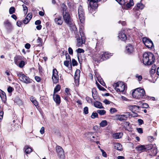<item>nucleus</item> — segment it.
<instances>
[{
	"instance_id": "obj_31",
	"label": "nucleus",
	"mask_w": 159,
	"mask_h": 159,
	"mask_svg": "<svg viewBox=\"0 0 159 159\" xmlns=\"http://www.w3.org/2000/svg\"><path fill=\"white\" fill-rule=\"evenodd\" d=\"M37 43L38 45L39 46H42L43 44L42 39L39 37L37 40Z\"/></svg>"
},
{
	"instance_id": "obj_56",
	"label": "nucleus",
	"mask_w": 159,
	"mask_h": 159,
	"mask_svg": "<svg viewBox=\"0 0 159 159\" xmlns=\"http://www.w3.org/2000/svg\"><path fill=\"white\" fill-rule=\"evenodd\" d=\"M22 24H23V23L21 21L17 20V21L16 22L17 25L19 27H21L22 25Z\"/></svg>"
},
{
	"instance_id": "obj_23",
	"label": "nucleus",
	"mask_w": 159,
	"mask_h": 159,
	"mask_svg": "<svg viewBox=\"0 0 159 159\" xmlns=\"http://www.w3.org/2000/svg\"><path fill=\"white\" fill-rule=\"evenodd\" d=\"M102 55L103 60L109 58L112 55L111 53L109 54L108 52H106L104 53Z\"/></svg>"
},
{
	"instance_id": "obj_39",
	"label": "nucleus",
	"mask_w": 159,
	"mask_h": 159,
	"mask_svg": "<svg viewBox=\"0 0 159 159\" xmlns=\"http://www.w3.org/2000/svg\"><path fill=\"white\" fill-rule=\"evenodd\" d=\"M61 7L63 11V13L66 12V10L67 9L66 6L64 3H63L61 5Z\"/></svg>"
},
{
	"instance_id": "obj_20",
	"label": "nucleus",
	"mask_w": 159,
	"mask_h": 159,
	"mask_svg": "<svg viewBox=\"0 0 159 159\" xmlns=\"http://www.w3.org/2000/svg\"><path fill=\"white\" fill-rule=\"evenodd\" d=\"M114 148L118 150L121 151L122 150L123 148L121 144L119 143H114Z\"/></svg>"
},
{
	"instance_id": "obj_60",
	"label": "nucleus",
	"mask_w": 159,
	"mask_h": 159,
	"mask_svg": "<svg viewBox=\"0 0 159 159\" xmlns=\"http://www.w3.org/2000/svg\"><path fill=\"white\" fill-rule=\"evenodd\" d=\"M95 73L96 77L97 78L98 80H101V78L99 74L97 72H95Z\"/></svg>"
},
{
	"instance_id": "obj_2",
	"label": "nucleus",
	"mask_w": 159,
	"mask_h": 159,
	"mask_svg": "<svg viewBox=\"0 0 159 159\" xmlns=\"http://www.w3.org/2000/svg\"><path fill=\"white\" fill-rule=\"evenodd\" d=\"M63 16L64 20L67 25L72 29L76 28L73 20L71 17L70 15L67 12L63 13Z\"/></svg>"
},
{
	"instance_id": "obj_37",
	"label": "nucleus",
	"mask_w": 159,
	"mask_h": 159,
	"mask_svg": "<svg viewBox=\"0 0 159 159\" xmlns=\"http://www.w3.org/2000/svg\"><path fill=\"white\" fill-rule=\"evenodd\" d=\"M157 153V148H154L152 151V154H150L149 155L151 156H154Z\"/></svg>"
},
{
	"instance_id": "obj_63",
	"label": "nucleus",
	"mask_w": 159,
	"mask_h": 159,
	"mask_svg": "<svg viewBox=\"0 0 159 159\" xmlns=\"http://www.w3.org/2000/svg\"><path fill=\"white\" fill-rule=\"evenodd\" d=\"M69 62L68 61H64V65L66 67L68 66L69 64Z\"/></svg>"
},
{
	"instance_id": "obj_11",
	"label": "nucleus",
	"mask_w": 159,
	"mask_h": 159,
	"mask_svg": "<svg viewBox=\"0 0 159 159\" xmlns=\"http://www.w3.org/2000/svg\"><path fill=\"white\" fill-rule=\"evenodd\" d=\"M4 24L8 31L10 32L13 29L11 23L8 20H7L4 22Z\"/></svg>"
},
{
	"instance_id": "obj_42",
	"label": "nucleus",
	"mask_w": 159,
	"mask_h": 159,
	"mask_svg": "<svg viewBox=\"0 0 159 159\" xmlns=\"http://www.w3.org/2000/svg\"><path fill=\"white\" fill-rule=\"evenodd\" d=\"M18 66L21 68H22L25 65V62L24 61H21L18 65Z\"/></svg>"
},
{
	"instance_id": "obj_61",
	"label": "nucleus",
	"mask_w": 159,
	"mask_h": 159,
	"mask_svg": "<svg viewBox=\"0 0 159 159\" xmlns=\"http://www.w3.org/2000/svg\"><path fill=\"white\" fill-rule=\"evenodd\" d=\"M35 80L37 82H40L41 81V79L40 77L38 76H35Z\"/></svg>"
},
{
	"instance_id": "obj_33",
	"label": "nucleus",
	"mask_w": 159,
	"mask_h": 159,
	"mask_svg": "<svg viewBox=\"0 0 159 159\" xmlns=\"http://www.w3.org/2000/svg\"><path fill=\"white\" fill-rule=\"evenodd\" d=\"M97 112L101 116L104 115L106 113V111L104 110H98Z\"/></svg>"
},
{
	"instance_id": "obj_29",
	"label": "nucleus",
	"mask_w": 159,
	"mask_h": 159,
	"mask_svg": "<svg viewBox=\"0 0 159 159\" xmlns=\"http://www.w3.org/2000/svg\"><path fill=\"white\" fill-rule=\"evenodd\" d=\"M107 124V122L106 120H103L100 123V125L101 127H103L106 126Z\"/></svg>"
},
{
	"instance_id": "obj_6",
	"label": "nucleus",
	"mask_w": 159,
	"mask_h": 159,
	"mask_svg": "<svg viewBox=\"0 0 159 159\" xmlns=\"http://www.w3.org/2000/svg\"><path fill=\"white\" fill-rule=\"evenodd\" d=\"M78 15L80 22L81 23H83L84 22L85 20L84 12L83 11L82 7L81 6L79 7Z\"/></svg>"
},
{
	"instance_id": "obj_26",
	"label": "nucleus",
	"mask_w": 159,
	"mask_h": 159,
	"mask_svg": "<svg viewBox=\"0 0 159 159\" xmlns=\"http://www.w3.org/2000/svg\"><path fill=\"white\" fill-rule=\"evenodd\" d=\"M21 80L26 83H28L30 82V79L25 75H24Z\"/></svg>"
},
{
	"instance_id": "obj_40",
	"label": "nucleus",
	"mask_w": 159,
	"mask_h": 159,
	"mask_svg": "<svg viewBox=\"0 0 159 159\" xmlns=\"http://www.w3.org/2000/svg\"><path fill=\"white\" fill-rule=\"evenodd\" d=\"M23 8V11L25 14H26L28 12V8L27 6L24 4L22 5Z\"/></svg>"
},
{
	"instance_id": "obj_14",
	"label": "nucleus",
	"mask_w": 159,
	"mask_h": 159,
	"mask_svg": "<svg viewBox=\"0 0 159 159\" xmlns=\"http://www.w3.org/2000/svg\"><path fill=\"white\" fill-rule=\"evenodd\" d=\"M77 45L78 47H80L81 45L85 43V38L83 37V39L80 38V37L77 39Z\"/></svg>"
},
{
	"instance_id": "obj_10",
	"label": "nucleus",
	"mask_w": 159,
	"mask_h": 159,
	"mask_svg": "<svg viewBox=\"0 0 159 159\" xmlns=\"http://www.w3.org/2000/svg\"><path fill=\"white\" fill-rule=\"evenodd\" d=\"M88 1L89 2V5L91 7L95 8L98 7V0H88Z\"/></svg>"
},
{
	"instance_id": "obj_1",
	"label": "nucleus",
	"mask_w": 159,
	"mask_h": 159,
	"mask_svg": "<svg viewBox=\"0 0 159 159\" xmlns=\"http://www.w3.org/2000/svg\"><path fill=\"white\" fill-rule=\"evenodd\" d=\"M154 57L151 53H144L143 55V62L144 64L147 65L152 64L154 60Z\"/></svg>"
},
{
	"instance_id": "obj_18",
	"label": "nucleus",
	"mask_w": 159,
	"mask_h": 159,
	"mask_svg": "<svg viewBox=\"0 0 159 159\" xmlns=\"http://www.w3.org/2000/svg\"><path fill=\"white\" fill-rule=\"evenodd\" d=\"M55 23L58 25H61L62 24L63 22L61 20V16H58L54 19Z\"/></svg>"
},
{
	"instance_id": "obj_58",
	"label": "nucleus",
	"mask_w": 159,
	"mask_h": 159,
	"mask_svg": "<svg viewBox=\"0 0 159 159\" xmlns=\"http://www.w3.org/2000/svg\"><path fill=\"white\" fill-rule=\"evenodd\" d=\"M80 35L81 36V39H83V37L85 38L84 36V34L82 32V29L80 30Z\"/></svg>"
},
{
	"instance_id": "obj_34",
	"label": "nucleus",
	"mask_w": 159,
	"mask_h": 159,
	"mask_svg": "<svg viewBox=\"0 0 159 159\" xmlns=\"http://www.w3.org/2000/svg\"><path fill=\"white\" fill-rule=\"evenodd\" d=\"M52 79L54 83H57L58 81V76H52Z\"/></svg>"
},
{
	"instance_id": "obj_41",
	"label": "nucleus",
	"mask_w": 159,
	"mask_h": 159,
	"mask_svg": "<svg viewBox=\"0 0 159 159\" xmlns=\"http://www.w3.org/2000/svg\"><path fill=\"white\" fill-rule=\"evenodd\" d=\"M98 113L93 112L91 115V117L92 119H94L96 117H98Z\"/></svg>"
},
{
	"instance_id": "obj_5",
	"label": "nucleus",
	"mask_w": 159,
	"mask_h": 159,
	"mask_svg": "<svg viewBox=\"0 0 159 159\" xmlns=\"http://www.w3.org/2000/svg\"><path fill=\"white\" fill-rule=\"evenodd\" d=\"M56 152L59 159H64V152L60 146L57 145L56 147Z\"/></svg>"
},
{
	"instance_id": "obj_12",
	"label": "nucleus",
	"mask_w": 159,
	"mask_h": 159,
	"mask_svg": "<svg viewBox=\"0 0 159 159\" xmlns=\"http://www.w3.org/2000/svg\"><path fill=\"white\" fill-rule=\"evenodd\" d=\"M139 106L136 105H129L128 106V108L133 113H134L135 111H137L139 108Z\"/></svg>"
},
{
	"instance_id": "obj_16",
	"label": "nucleus",
	"mask_w": 159,
	"mask_h": 159,
	"mask_svg": "<svg viewBox=\"0 0 159 159\" xmlns=\"http://www.w3.org/2000/svg\"><path fill=\"white\" fill-rule=\"evenodd\" d=\"M93 59L95 61H97L98 62L104 61L102 58V55H101L99 54L97 55L95 57H93Z\"/></svg>"
},
{
	"instance_id": "obj_8",
	"label": "nucleus",
	"mask_w": 159,
	"mask_h": 159,
	"mask_svg": "<svg viewBox=\"0 0 159 159\" xmlns=\"http://www.w3.org/2000/svg\"><path fill=\"white\" fill-rule=\"evenodd\" d=\"M127 115H120L116 116L118 120L122 121L123 120H127L128 116H130L129 112H126Z\"/></svg>"
},
{
	"instance_id": "obj_19",
	"label": "nucleus",
	"mask_w": 159,
	"mask_h": 159,
	"mask_svg": "<svg viewBox=\"0 0 159 159\" xmlns=\"http://www.w3.org/2000/svg\"><path fill=\"white\" fill-rule=\"evenodd\" d=\"M0 97L2 101L5 102L6 101V96L5 93L0 89Z\"/></svg>"
},
{
	"instance_id": "obj_30",
	"label": "nucleus",
	"mask_w": 159,
	"mask_h": 159,
	"mask_svg": "<svg viewBox=\"0 0 159 159\" xmlns=\"http://www.w3.org/2000/svg\"><path fill=\"white\" fill-rule=\"evenodd\" d=\"M134 5V1L133 0H130L129 2L126 4V6L127 8H130L132 6Z\"/></svg>"
},
{
	"instance_id": "obj_13",
	"label": "nucleus",
	"mask_w": 159,
	"mask_h": 159,
	"mask_svg": "<svg viewBox=\"0 0 159 159\" xmlns=\"http://www.w3.org/2000/svg\"><path fill=\"white\" fill-rule=\"evenodd\" d=\"M134 47L130 44H128L126 47V50L129 54L132 53L134 51Z\"/></svg>"
},
{
	"instance_id": "obj_36",
	"label": "nucleus",
	"mask_w": 159,
	"mask_h": 159,
	"mask_svg": "<svg viewBox=\"0 0 159 159\" xmlns=\"http://www.w3.org/2000/svg\"><path fill=\"white\" fill-rule=\"evenodd\" d=\"M137 7L141 10L144 7V5L141 3H138L137 4Z\"/></svg>"
},
{
	"instance_id": "obj_21",
	"label": "nucleus",
	"mask_w": 159,
	"mask_h": 159,
	"mask_svg": "<svg viewBox=\"0 0 159 159\" xmlns=\"http://www.w3.org/2000/svg\"><path fill=\"white\" fill-rule=\"evenodd\" d=\"M22 57L19 55L15 56L14 58V61L15 64L18 65L19 62L22 61Z\"/></svg>"
},
{
	"instance_id": "obj_51",
	"label": "nucleus",
	"mask_w": 159,
	"mask_h": 159,
	"mask_svg": "<svg viewBox=\"0 0 159 159\" xmlns=\"http://www.w3.org/2000/svg\"><path fill=\"white\" fill-rule=\"evenodd\" d=\"M135 76L136 78H138V80L139 81H141L142 79V77L141 75H139L138 74H136Z\"/></svg>"
},
{
	"instance_id": "obj_35",
	"label": "nucleus",
	"mask_w": 159,
	"mask_h": 159,
	"mask_svg": "<svg viewBox=\"0 0 159 159\" xmlns=\"http://www.w3.org/2000/svg\"><path fill=\"white\" fill-rule=\"evenodd\" d=\"M61 88L60 86L59 85H57L55 87L54 91L53 94H55V93L58 92L60 90Z\"/></svg>"
},
{
	"instance_id": "obj_7",
	"label": "nucleus",
	"mask_w": 159,
	"mask_h": 159,
	"mask_svg": "<svg viewBox=\"0 0 159 159\" xmlns=\"http://www.w3.org/2000/svg\"><path fill=\"white\" fill-rule=\"evenodd\" d=\"M143 42L145 45L148 48H152L153 46L152 42L150 39L147 38H143Z\"/></svg>"
},
{
	"instance_id": "obj_46",
	"label": "nucleus",
	"mask_w": 159,
	"mask_h": 159,
	"mask_svg": "<svg viewBox=\"0 0 159 159\" xmlns=\"http://www.w3.org/2000/svg\"><path fill=\"white\" fill-rule=\"evenodd\" d=\"M70 89L68 88H66L65 89V91L66 93V94L67 96H70L71 95V94H70Z\"/></svg>"
},
{
	"instance_id": "obj_24",
	"label": "nucleus",
	"mask_w": 159,
	"mask_h": 159,
	"mask_svg": "<svg viewBox=\"0 0 159 159\" xmlns=\"http://www.w3.org/2000/svg\"><path fill=\"white\" fill-rule=\"evenodd\" d=\"M77 71L79 72V70H76L74 80L75 82V84H78L79 83V81L80 75H79L77 74Z\"/></svg>"
},
{
	"instance_id": "obj_3",
	"label": "nucleus",
	"mask_w": 159,
	"mask_h": 159,
	"mask_svg": "<svg viewBox=\"0 0 159 159\" xmlns=\"http://www.w3.org/2000/svg\"><path fill=\"white\" fill-rule=\"evenodd\" d=\"M145 91L143 89L138 88L132 92V96L137 99L143 98L145 96Z\"/></svg>"
},
{
	"instance_id": "obj_49",
	"label": "nucleus",
	"mask_w": 159,
	"mask_h": 159,
	"mask_svg": "<svg viewBox=\"0 0 159 159\" xmlns=\"http://www.w3.org/2000/svg\"><path fill=\"white\" fill-rule=\"evenodd\" d=\"M30 100L35 106H36L38 105V103L36 100L34 99L33 98L30 99Z\"/></svg>"
},
{
	"instance_id": "obj_9",
	"label": "nucleus",
	"mask_w": 159,
	"mask_h": 159,
	"mask_svg": "<svg viewBox=\"0 0 159 159\" xmlns=\"http://www.w3.org/2000/svg\"><path fill=\"white\" fill-rule=\"evenodd\" d=\"M118 37L122 41H125L127 39V37L124 30H121L119 34Z\"/></svg>"
},
{
	"instance_id": "obj_28",
	"label": "nucleus",
	"mask_w": 159,
	"mask_h": 159,
	"mask_svg": "<svg viewBox=\"0 0 159 159\" xmlns=\"http://www.w3.org/2000/svg\"><path fill=\"white\" fill-rule=\"evenodd\" d=\"M25 153L27 154L30 153L32 151V149L28 146H26L24 148Z\"/></svg>"
},
{
	"instance_id": "obj_48",
	"label": "nucleus",
	"mask_w": 159,
	"mask_h": 159,
	"mask_svg": "<svg viewBox=\"0 0 159 159\" xmlns=\"http://www.w3.org/2000/svg\"><path fill=\"white\" fill-rule=\"evenodd\" d=\"M65 55L66 59L67 60V61H70L71 62L70 57L69 54L66 52Z\"/></svg>"
},
{
	"instance_id": "obj_25",
	"label": "nucleus",
	"mask_w": 159,
	"mask_h": 159,
	"mask_svg": "<svg viewBox=\"0 0 159 159\" xmlns=\"http://www.w3.org/2000/svg\"><path fill=\"white\" fill-rule=\"evenodd\" d=\"M136 149L139 152H141L145 151V145H141L136 148Z\"/></svg>"
},
{
	"instance_id": "obj_44",
	"label": "nucleus",
	"mask_w": 159,
	"mask_h": 159,
	"mask_svg": "<svg viewBox=\"0 0 159 159\" xmlns=\"http://www.w3.org/2000/svg\"><path fill=\"white\" fill-rule=\"evenodd\" d=\"M141 107L143 108H147L149 107L148 104L145 103H142V105L140 106Z\"/></svg>"
},
{
	"instance_id": "obj_55",
	"label": "nucleus",
	"mask_w": 159,
	"mask_h": 159,
	"mask_svg": "<svg viewBox=\"0 0 159 159\" xmlns=\"http://www.w3.org/2000/svg\"><path fill=\"white\" fill-rule=\"evenodd\" d=\"M86 100L87 102L89 103H92V99L91 98L89 97H87L86 98Z\"/></svg>"
},
{
	"instance_id": "obj_62",
	"label": "nucleus",
	"mask_w": 159,
	"mask_h": 159,
	"mask_svg": "<svg viewBox=\"0 0 159 159\" xmlns=\"http://www.w3.org/2000/svg\"><path fill=\"white\" fill-rule=\"evenodd\" d=\"M68 51L69 52V53L70 55H73V51L72 48L70 47H69L68 49Z\"/></svg>"
},
{
	"instance_id": "obj_45",
	"label": "nucleus",
	"mask_w": 159,
	"mask_h": 159,
	"mask_svg": "<svg viewBox=\"0 0 159 159\" xmlns=\"http://www.w3.org/2000/svg\"><path fill=\"white\" fill-rule=\"evenodd\" d=\"M119 4L121 5L125 4V2L124 0H116Z\"/></svg>"
},
{
	"instance_id": "obj_52",
	"label": "nucleus",
	"mask_w": 159,
	"mask_h": 159,
	"mask_svg": "<svg viewBox=\"0 0 159 159\" xmlns=\"http://www.w3.org/2000/svg\"><path fill=\"white\" fill-rule=\"evenodd\" d=\"M84 112L85 114H87L89 113V110L88 107H86L84 108Z\"/></svg>"
},
{
	"instance_id": "obj_32",
	"label": "nucleus",
	"mask_w": 159,
	"mask_h": 159,
	"mask_svg": "<svg viewBox=\"0 0 159 159\" xmlns=\"http://www.w3.org/2000/svg\"><path fill=\"white\" fill-rule=\"evenodd\" d=\"M153 148V145L152 144H150L145 146V151L150 150Z\"/></svg>"
},
{
	"instance_id": "obj_22",
	"label": "nucleus",
	"mask_w": 159,
	"mask_h": 159,
	"mask_svg": "<svg viewBox=\"0 0 159 159\" xmlns=\"http://www.w3.org/2000/svg\"><path fill=\"white\" fill-rule=\"evenodd\" d=\"M94 105L96 107L102 109L104 107L102 106V103L99 101H97L94 103Z\"/></svg>"
},
{
	"instance_id": "obj_43",
	"label": "nucleus",
	"mask_w": 159,
	"mask_h": 159,
	"mask_svg": "<svg viewBox=\"0 0 159 159\" xmlns=\"http://www.w3.org/2000/svg\"><path fill=\"white\" fill-rule=\"evenodd\" d=\"M15 8L13 7H11L9 10V13L11 14L13 13L15 11Z\"/></svg>"
},
{
	"instance_id": "obj_38",
	"label": "nucleus",
	"mask_w": 159,
	"mask_h": 159,
	"mask_svg": "<svg viewBox=\"0 0 159 159\" xmlns=\"http://www.w3.org/2000/svg\"><path fill=\"white\" fill-rule=\"evenodd\" d=\"M58 72L56 69H54L52 70V76H58Z\"/></svg>"
},
{
	"instance_id": "obj_15",
	"label": "nucleus",
	"mask_w": 159,
	"mask_h": 159,
	"mask_svg": "<svg viewBox=\"0 0 159 159\" xmlns=\"http://www.w3.org/2000/svg\"><path fill=\"white\" fill-rule=\"evenodd\" d=\"M53 96L54 101L56 102V103L57 105H59L61 102V100L60 96L58 94L55 95V94H53Z\"/></svg>"
},
{
	"instance_id": "obj_17",
	"label": "nucleus",
	"mask_w": 159,
	"mask_h": 159,
	"mask_svg": "<svg viewBox=\"0 0 159 159\" xmlns=\"http://www.w3.org/2000/svg\"><path fill=\"white\" fill-rule=\"evenodd\" d=\"M32 17V15L30 13H28L25 18L23 20V22L24 24H27L29 23Z\"/></svg>"
},
{
	"instance_id": "obj_54",
	"label": "nucleus",
	"mask_w": 159,
	"mask_h": 159,
	"mask_svg": "<svg viewBox=\"0 0 159 159\" xmlns=\"http://www.w3.org/2000/svg\"><path fill=\"white\" fill-rule=\"evenodd\" d=\"M110 111L111 113L113 114L115 112H116L117 111V110L115 108H112L110 109Z\"/></svg>"
},
{
	"instance_id": "obj_53",
	"label": "nucleus",
	"mask_w": 159,
	"mask_h": 159,
	"mask_svg": "<svg viewBox=\"0 0 159 159\" xmlns=\"http://www.w3.org/2000/svg\"><path fill=\"white\" fill-rule=\"evenodd\" d=\"M72 65L74 66H76L77 65V61L74 59H72Z\"/></svg>"
},
{
	"instance_id": "obj_59",
	"label": "nucleus",
	"mask_w": 159,
	"mask_h": 159,
	"mask_svg": "<svg viewBox=\"0 0 159 159\" xmlns=\"http://www.w3.org/2000/svg\"><path fill=\"white\" fill-rule=\"evenodd\" d=\"M98 82L103 86H105L106 85L105 83L102 80L101 78V80H98Z\"/></svg>"
},
{
	"instance_id": "obj_50",
	"label": "nucleus",
	"mask_w": 159,
	"mask_h": 159,
	"mask_svg": "<svg viewBox=\"0 0 159 159\" xmlns=\"http://www.w3.org/2000/svg\"><path fill=\"white\" fill-rule=\"evenodd\" d=\"M76 51L77 53H84V51L82 49L79 48L76 50Z\"/></svg>"
},
{
	"instance_id": "obj_64",
	"label": "nucleus",
	"mask_w": 159,
	"mask_h": 159,
	"mask_svg": "<svg viewBox=\"0 0 159 159\" xmlns=\"http://www.w3.org/2000/svg\"><path fill=\"white\" fill-rule=\"evenodd\" d=\"M13 89L12 87L10 86L7 89V91L9 93H10L11 92Z\"/></svg>"
},
{
	"instance_id": "obj_27",
	"label": "nucleus",
	"mask_w": 159,
	"mask_h": 159,
	"mask_svg": "<svg viewBox=\"0 0 159 159\" xmlns=\"http://www.w3.org/2000/svg\"><path fill=\"white\" fill-rule=\"evenodd\" d=\"M122 135V134L121 133H115L113 135V138L116 139H118L120 138Z\"/></svg>"
},
{
	"instance_id": "obj_4",
	"label": "nucleus",
	"mask_w": 159,
	"mask_h": 159,
	"mask_svg": "<svg viewBox=\"0 0 159 159\" xmlns=\"http://www.w3.org/2000/svg\"><path fill=\"white\" fill-rule=\"evenodd\" d=\"M113 86L117 92H123L127 89L125 85L123 82L120 81L114 84Z\"/></svg>"
},
{
	"instance_id": "obj_47",
	"label": "nucleus",
	"mask_w": 159,
	"mask_h": 159,
	"mask_svg": "<svg viewBox=\"0 0 159 159\" xmlns=\"http://www.w3.org/2000/svg\"><path fill=\"white\" fill-rule=\"evenodd\" d=\"M16 74L19 78L20 79V80H21V79L24 75V74H22L21 73H19L18 72H16Z\"/></svg>"
},
{
	"instance_id": "obj_57",
	"label": "nucleus",
	"mask_w": 159,
	"mask_h": 159,
	"mask_svg": "<svg viewBox=\"0 0 159 159\" xmlns=\"http://www.w3.org/2000/svg\"><path fill=\"white\" fill-rule=\"evenodd\" d=\"M98 88L100 90H102L103 91L106 90V89L104 88L103 87H102L99 84L98 85Z\"/></svg>"
}]
</instances>
